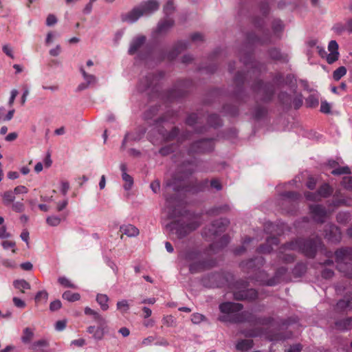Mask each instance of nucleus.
<instances>
[{
  "label": "nucleus",
  "instance_id": "40",
  "mask_svg": "<svg viewBox=\"0 0 352 352\" xmlns=\"http://www.w3.org/2000/svg\"><path fill=\"white\" fill-rule=\"evenodd\" d=\"M34 331L29 327H26L23 331L21 340L23 343L28 344L31 342L34 337Z\"/></svg>",
  "mask_w": 352,
  "mask_h": 352
},
{
  "label": "nucleus",
  "instance_id": "52",
  "mask_svg": "<svg viewBox=\"0 0 352 352\" xmlns=\"http://www.w3.org/2000/svg\"><path fill=\"white\" fill-rule=\"evenodd\" d=\"M159 109L157 106L151 107L144 113V118L146 120H152L158 112Z\"/></svg>",
  "mask_w": 352,
  "mask_h": 352
},
{
  "label": "nucleus",
  "instance_id": "8",
  "mask_svg": "<svg viewBox=\"0 0 352 352\" xmlns=\"http://www.w3.org/2000/svg\"><path fill=\"white\" fill-rule=\"evenodd\" d=\"M146 41V37L144 35L134 37L130 43L128 54L131 56L136 54L140 60L146 59L150 55L151 50Z\"/></svg>",
  "mask_w": 352,
  "mask_h": 352
},
{
  "label": "nucleus",
  "instance_id": "30",
  "mask_svg": "<svg viewBox=\"0 0 352 352\" xmlns=\"http://www.w3.org/2000/svg\"><path fill=\"white\" fill-rule=\"evenodd\" d=\"M48 346V343L45 340H40L32 343L29 349L31 352H46L45 348Z\"/></svg>",
  "mask_w": 352,
  "mask_h": 352
},
{
  "label": "nucleus",
  "instance_id": "43",
  "mask_svg": "<svg viewBox=\"0 0 352 352\" xmlns=\"http://www.w3.org/2000/svg\"><path fill=\"white\" fill-rule=\"evenodd\" d=\"M267 113V109L264 106L256 104L254 109V118L256 120L261 119Z\"/></svg>",
  "mask_w": 352,
  "mask_h": 352
},
{
  "label": "nucleus",
  "instance_id": "2",
  "mask_svg": "<svg viewBox=\"0 0 352 352\" xmlns=\"http://www.w3.org/2000/svg\"><path fill=\"white\" fill-rule=\"evenodd\" d=\"M194 171L195 169L191 162H184L177 167L172 178L166 182L165 196L167 207L169 209L168 216L170 218L179 217V219L171 221L167 227L170 233L175 235V237L179 239L186 237L200 226L197 221H186L185 217L179 209L182 201L179 194L181 192L194 194L204 191L208 186V179L199 182L197 179L189 180L190 176Z\"/></svg>",
  "mask_w": 352,
  "mask_h": 352
},
{
  "label": "nucleus",
  "instance_id": "10",
  "mask_svg": "<svg viewBox=\"0 0 352 352\" xmlns=\"http://www.w3.org/2000/svg\"><path fill=\"white\" fill-rule=\"evenodd\" d=\"M164 73L159 72L157 73H148L142 76L138 85V89L140 92L150 91L151 92H157V85L160 81L164 78Z\"/></svg>",
  "mask_w": 352,
  "mask_h": 352
},
{
  "label": "nucleus",
  "instance_id": "9",
  "mask_svg": "<svg viewBox=\"0 0 352 352\" xmlns=\"http://www.w3.org/2000/svg\"><path fill=\"white\" fill-rule=\"evenodd\" d=\"M300 198V193L295 191H287L280 195L278 205L285 212L294 214L297 210V206Z\"/></svg>",
  "mask_w": 352,
  "mask_h": 352
},
{
  "label": "nucleus",
  "instance_id": "50",
  "mask_svg": "<svg viewBox=\"0 0 352 352\" xmlns=\"http://www.w3.org/2000/svg\"><path fill=\"white\" fill-rule=\"evenodd\" d=\"M85 314L86 315L92 316L95 322L97 320L101 321L102 320V318H104V317H102L99 313L88 307H85Z\"/></svg>",
  "mask_w": 352,
  "mask_h": 352
},
{
  "label": "nucleus",
  "instance_id": "33",
  "mask_svg": "<svg viewBox=\"0 0 352 352\" xmlns=\"http://www.w3.org/2000/svg\"><path fill=\"white\" fill-rule=\"evenodd\" d=\"M335 325L338 329L346 330L352 326V318H345L336 322Z\"/></svg>",
  "mask_w": 352,
  "mask_h": 352
},
{
  "label": "nucleus",
  "instance_id": "14",
  "mask_svg": "<svg viewBox=\"0 0 352 352\" xmlns=\"http://www.w3.org/2000/svg\"><path fill=\"white\" fill-rule=\"evenodd\" d=\"M333 192V188L328 184H322L318 190L315 192L307 191L305 192V197L307 200L312 201H319L322 198L329 197Z\"/></svg>",
  "mask_w": 352,
  "mask_h": 352
},
{
  "label": "nucleus",
  "instance_id": "46",
  "mask_svg": "<svg viewBox=\"0 0 352 352\" xmlns=\"http://www.w3.org/2000/svg\"><path fill=\"white\" fill-rule=\"evenodd\" d=\"M223 111L230 116H236L239 113V109L236 106L230 104H226L223 107Z\"/></svg>",
  "mask_w": 352,
  "mask_h": 352
},
{
  "label": "nucleus",
  "instance_id": "19",
  "mask_svg": "<svg viewBox=\"0 0 352 352\" xmlns=\"http://www.w3.org/2000/svg\"><path fill=\"white\" fill-rule=\"evenodd\" d=\"M289 250H292L289 245V242L279 248L277 255L278 261H281L285 263H292L294 262L296 256L294 254L288 253L287 251Z\"/></svg>",
  "mask_w": 352,
  "mask_h": 352
},
{
  "label": "nucleus",
  "instance_id": "11",
  "mask_svg": "<svg viewBox=\"0 0 352 352\" xmlns=\"http://www.w3.org/2000/svg\"><path fill=\"white\" fill-rule=\"evenodd\" d=\"M214 148V139L205 138L192 142L188 149V154L194 156L198 154H204L212 152Z\"/></svg>",
  "mask_w": 352,
  "mask_h": 352
},
{
  "label": "nucleus",
  "instance_id": "59",
  "mask_svg": "<svg viewBox=\"0 0 352 352\" xmlns=\"http://www.w3.org/2000/svg\"><path fill=\"white\" fill-rule=\"evenodd\" d=\"M46 221L51 226H57L60 224L61 219L57 216H51L47 218Z\"/></svg>",
  "mask_w": 352,
  "mask_h": 352
},
{
  "label": "nucleus",
  "instance_id": "44",
  "mask_svg": "<svg viewBox=\"0 0 352 352\" xmlns=\"http://www.w3.org/2000/svg\"><path fill=\"white\" fill-rule=\"evenodd\" d=\"M62 297L63 299L69 302H75L80 298V296L78 293H73L71 291L65 292L63 294Z\"/></svg>",
  "mask_w": 352,
  "mask_h": 352
},
{
  "label": "nucleus",
  "instance_id": "12",
  "mask_svg": "<svg viewBox=\"0 0 352 352\" xmlns=\"http://www.w3.org/2000/svg\"><path fill=\"white\" fill-rule=\"evenodd\" d=\"M230 221L227 219H220L212 221L203 230V235L208 239H214L226 230Z\"/></svg>",
  "mask_w": 352,
  "mask_h": 352
},
{
  "label": "nucleus",
  "instance_id": "54",
  "mask_svg": "<svg viewBox=\"0 0 352 352\" xmlns=\"http://www.w3.org/2000/svg\"><path fill=\"white\" fill-rule=\"evenodd\" d=\"M58 282L63 287L67 288L75 289L76 286L74 284L71 283V281L65 276L59 277L58 279Z\"/></svg>",
  "mask_w": 352,
  "mask_h": 352
},
{
  "label": "nucleus",
  "instance_id": "25",
  "mask_svg": "<svg viewBox=\"0 0 352 352\" xmlns=\"http://www.w3.org/2000/svg\"><path fill=\"white\" fill-rule=\"evenodd\" d=\"M142 11L140 7L134 8L131 11L122 15V19L123 21L129 23L135 22L140 16H143Z\"/></svg>",
  "mask_w": 352,
  "mask_h": 352
},
{
  "label": "nucleus",
  "instance_id": "56",
  "mask_svg": "<svg viewBox=\"0 0 352 352\" xmlns=\"http://www.w3.org/2000/svg\"><path fill=\"white\" fill-rule=\"evenodd\" d=\"M116 306H117V309L118 310H120L122 314L127 312V311L129 309V305L128 304L127 300H122L121 301H118L117 302Z\"/></svg>",
  "mask_w": 352,
  "mask_h": 352
},
{
  "label": "nucleus",
  "instance_id": "42",
  "mask_svg": "<svg viewBox=\"0 0 352 352\" xmlns=\"http://www.w3.org/2000/svg\"><path fill=\"white\" fill-rule=\"evenodd\" d=\"M306 265L303 263H298L293 270V274L295 276L300 277L306 272Z\"/></svg>",
  "mask_w": 352,
  "mask_h": 352
},
{
  "label": "nucleus",
  "instance_id": "57",
  "mask_svg": "<svg viewBox=\"0 0 352 352\" xmlns=\"http://www.w3.org/2000/svg\"><path fill=\"white\" fill-rule=\"evenodd\" d=\"M351 248H341L336 251V256L338 258L343 259L351 252Z\"/></svg>",
  "mask_w": 352,
  "mask_h": 352
},
{
  "label": "nucleus",
  "instance_id": "55",
  "mask_svg": "<svg viewBox=\"0 0 352 352\" xmlns=\"http://www.w3.org/2000/svg\"><path fill=\"white\" fill-rule=\"evenodd\" d=\"M175 10L173 2L170 0L168 1L164 6V12L167 17L171 14Z\"/></svg>",
  "mask_w": 352,
  "mask_h": 352
},
{
  "label": "nucleus",
  "instance_id": "38",
  "mask_svg": "<svg viewBox=\"0 0 352 352\" xmlns=\"http://www.w3.org/2000/svg\"><path fill=\"white\" fill-rule=\"evenodd\" d=\"M230 242V237L228 235H223L218 242L212 243L210 246L211 250H214L216 248H223L226 246Z\"/></svg>",
  "mask_w": 352,
  "mask_h": 352
},
{
  "label": "nucleus",
  "instance_id": "31",
  "mask_svg": "<svg viewBox=\"0 0 352 352\" xmlns=\"http://www.w3.org/2000/svg\"><path fill=\"white\" fill-rule=\"evenodd\" d=\"M120 231L122 232V234H125L130 237L137 236L139 234L138 229L131 224L121 226Z\"/></svg>",
  "mask_w": 352,
  "mask_h": 352
},
{
  "label": "nucleus",
  "instance_id": "1",
  "mask_svg": "<svg viewBox=\"0 0 352 352\" xmlns=\"http://www.w3.org/2000/svg\"><path fill=\"white\" fill-rule=\"evenodd\" d=\"M252 23L256 29L262 32V35L259 36L254 32L246 34V48H248V52H245L243 55H240V61L243 63L248 70L245 74L239 71L234 77V96L239 102H245L246 95L244 85L246 82L252 80L254 82L251 88L255 97L263 102H267L272 99L275 89L272 83L264 82L263 80L258 79L264 65L254 60L252 47L255 45H267L274 43V38L280 39L281 38L285 25L282 20L279 19H273L272 21L273 34H270L269 30H263L265 23L263 17H254Z\"/></svg>",
  "mask_w": 352,
  "mask_h": 352
},
{
  "label": "nucleus",
  "instance_id": "41",
  "mask_svg": "<svg viewBox=\"0 0 352 352\" xmlns=\"http://www.w3.org/2000/svg\"><path fill=\"white\" fill-rule=\"evenodd\" d=\"M96 300L103 311H106L109 309V305L107 304L109 298L106 294H98Z\"/></svg>",
  "mask_w": 352,
  "mask_h": 352
},
{
  "label": "nucleus",
  "instance_id": "7",
  "mask_svg": "<svg viewBox=\"0 0 352 352\" xmlns=\"http://www.w3.org/2000/svg\"><path fill=\"white\" fill-rule=\"evenodd\" d=\"M322 245L320 237L316 236L309 239L298 238L289 242L290 248L298 251L308 258H313Z\"/></svg>",
  "mask_w": 352,
  "mask_h": 352
},
{
  "label": "nucleus",
  "instance_id": "20",
  "mask_svg": "<svg viewBox=\"0 0 352 352\" xmlns=\"http://www.w3.org/2000/svg\"><path fill=\"white\" fill-rule=\"evenodd\" d=\"M189 45L188 42L178 41L172 50H170L166 55L162 54L160 58L161 60L167 58L168 60H174L182 52L184 51L188 47Z\"/></svg>",
  "mask_w": 352,
  "mask_h": 352
},
{
  "label": "nucleus",
  "instance_id": "58",
  "mask_svg": "<svg viewBox=\"0 0 352 352\" xmlns=\"http://www.w3.org/2000/svg\"><path fill=\"white\" fill-rule=\"evenodd\" d=\"M259 10L264 17L267 16L270 13V6L267 1L261 2L259 5Z\"/></svg>",
  "mask_w": 352,
  "mask_h": 352
},
{
  "label": "nucleus",
  "instance_id": "63",
  "mask_svg": "<svg viewBox=\"0 0 352 352\" xmlns=\"http://www.w3.org/2000/svg\"><path fill=\"white\" fill-rule=\"evenodd\" d=\"M47 298H48V294L46 291H45V290L40 291L36 294V295L35 296V302H38L42 299L47 300Z\"/></svg>",
  "mask_w": 352,
  "mask_h": 352
},
{
  "label": "nucleus",
  "instance_id": "24",
  "mask_svg": "<svg viewBox=\"0 0 352 352\" xmlns=\"http://www.w3.org/2000/svg\"><path fill=\"white\" fill-rule=\"evenodd\" d=\"M279 243V239L276 236H270L267 239L265 244L261 245L257 251L259 253H270L273 250L272 245H277Z\"/></svg>",
  "mask_w": 352,
  "mask_h": 352
},
{
  "label": "nucleus",
  "instance_id": "5",
  "mask_svg": "<svg viewBox=\"0 0 352 352\" xmlns=\"http://www.w3.org/2000/svg\"><path fill=\"white\" fill-rule=\"evenodd\" d=\"M243 306L241 303L225 302L219 305V310L221 313L226 315L220 316L219 320L221 322H230L233 323H240L245 321H252L253 316L252 313L243 311L237 313L243 309Z\"/></svg>",
  "mask_w": 352,
  "mask_h": 352
},
{
  "label": "nucleus",
  "instance_id": "35",
  "mask_svg": "<svg viewBox=\"0 0 352 352\" xmlns=\"http://www.w3.org/2000/svg\"><path fill=\"white\" fill-rule=\"evenodd\" d=\"M253 340H241L238 342L236 345V348L239 351H246L253 346Z\"/></svg>",
  "mask_w": 352,
  "mask_h": 352
},
{
  "label": "nucleus",
  "instance_id": "32",
  "mask_svg": "<svg viewBox=\"0 0 352 352\" xmlns=\"http://www.w3.org/2000/svg\"><path fill=\"white\" fill-rule=\"evenodd\" d=\"M13 286L20 293L24 294L25 289H30V284L24 279H18L13 281Z\"/></svg>",
  "mask_w": 352,
  "mask_h": 352
},
{
  "label": "nucleus",
  "instance_id": "39",
  "mask_svg": "<svg viewBox=\"0 0 352 352\" xmlns=\"http://www.w3.org/2000/svg\"><path fill=\"white\" fill-rule=\"evenodd\" d=\"M336 221L345 225L351 221V214L349 212H339L336 215Z\"/></svg>",
  "mask_w": 352,
  "mask_h": 352
},
{
  "label": "nucleus",
  "instance_id": "62",
  "mask_svg": "<svg viewBox=\"0 0 352 352\" xmlns=\"http://www.w3.org/2000/svg\"><path fill=\"white\" fill-rule=\"evenodd\" d=\"M338 58H339V52H330L327 56V62L329 64H333L338 59Z\"/></svg>",
  "mask_w": 352,
  "mask_h": 352
},
{
  "label": "nucleus",
  "instance_id": "26",
  "mask_svg": "<svg viewBox=\"0 0 352 352\" xmlns=\"http://www.w3.org/2000/svg\"><path fill=\"white\" fill-rule=\"evenodd\" d=\"M173 19L167 17L159 22L156 30V33L159 34L166 33L168 31V30L173 26Z\"/></svg>",
  "mask_w": 352,
  "mask_h": 352
},
{
  "label": "nucleus",
  "instance_id": "28",
  "mask_svg": "<svg viewBox=\"0 0 352 352\" xmlns=\"http://www.w3.org/2000/svg\"><path fill=\"white\" fill-rule=\"evenodd\" d=\"M120 169L122 172V178L125 182L124 188L125 190H129L133 184V179L131 175L126 173V166L125 164H121Z\"/></svg>",
  "mask_w": 352,
  "mask_h": 352
},
{
  "label": "nucleus",
  "instance_id": "21",
  "mask_svg": "<svg viewBox=\"0 0 352 352\" xmlns=\"http://www.w3.org/2000/svg\"><path fill=\"white\" fill-rule=\"evenodd\" d=\"M310 212L313 214L315 220L320 223H322L327 216V210L325 207L322 205H310Z\"/></svg>",
  "mask_w": 352,
  "mask_h": 352
},
{
  "label": "nucleus",
  "instance_id": "51",
  "mask_svg": "<svg viewBox=\"0 0 352 352\" xmlns=\"http://www.w3.org/2000/svg\"><path fill=\"white\" fill-rule=\"evenodd\" d=\"M341 185L342 187L349 190L352 191V177L351 176H344L342 178Z\"/></svg>",
  "mask_w": 352,
  "mask_h": 352
},
{
  "label": "nucleus",
  "instance_id": "16",
  "mask_svg": "<svg viewBox=\"0 0 352 352\" xmlns=\"http://www.w3.org/2000/svg\"><path fill=\"white\" fill-rule=\"evenodd\" d=\"M160 133L166 141L173 140L177 137L179 142H182L184 140L189 139L191 135V133L188 131H185L179 135V129L177 126H174L169 132L164 133L160 131Z\"/></svg>",
  "mask_w": 352,
  "mask_h": 352
},
{
  "label": "nucleus",
  "instance_id": "17",
  "mask_svg": "<svg viewBox=\"0 0 352 352\" xmlns=\"http://www.w3.org/2000/svg\"><path fill=\"white\" fill-rule=\"evenodd\" d=\"M203 122L202 118L198 113H192L188 116L186 120V124L195 129L197 133H202L206 131V126H199Z\"/></svg>",
  "mask_w": 352,
  "mask_h": 352
},
{
  "label": "nucleus",
  "instance_id": "49",
  "mask_svg": "<svg viewBox=\"0 0 352 352\" xmlns=\"http://www.w3.org/2000/svg\"><path fill=\"white\" fill-rule=\"evenodd\" d=\"M253 241V239L251 238V237H245L244 241H243V245L238 248H236L234 250V254L236 255H241V254H243V252H245V251L246 250L247 248H246V245L250 243L251 241Z\"/></svg>",
  "mask_w": 352,
  "mask_h": 352
},
{
  "label": "nucleus",
  "instance_id": "53",
  "mask_svg": "<svg viewBox=\"0 0 352 352\" xmlns=\"http://www.w3.org/2000/svg\"><path fill=\"white\" fill-rule=\"evenodd\" d=\"M351 173V171L349 166L339 167L331 171V174L333 175H340L343 174L349 175Z\"/></svg>",
  "mask_w": 352,
  "mask_h": 352
},
{
  "label": "nucleus",
  "instance_id": "4",
  "mask_svg": "<svg viewBox=\"0 0 352 352\" xmlns=\"http://www.w3.org/2000/svg\"><path fill=\"white\" fill-rule=\"evenodd\" d=\"M265 263L263 256H256L245 261H242L240 266L242 270L246 273H254L253 279L261 285L267 286H275L285 280V276L288 269L282 266L276 269L274 275L268 278V274L263 270H260Z\"/></svg>",
  "mask_w": 352,
  "mask_h": 352
},
{
  "label": "nucleus",
  "instance_id": "47",
  "mask_svg": "<svg viewBox=\"0 0 352 352\" xmlns=\"http://www.w3.org/2000/svg\"><path fill=\"white\" fill-rule=\"evenodd\" d=\"M347 72L346 68L344 66H340L338 68H337L333 72V78L336 81L340 80L344 76L346 75Z\"/></svg>",
  "mask_w": 352,
  "mask_h": 352
},
{
  "label": "nucleus",
  "instance_id": "27",
  "mask_svg": "<svg viewBox=\"0 0 352 352\" xmlns=\"http://www.w3.org/2000/svg\"><path fill=\"white\" fill-rule=\"evenodd\" d=\"M143 14H150L159 8V3L155 0H149L140 6Z\"/></svg>",
  "mask_w": 352,
  "mask_h": 352
},
{
  "label": "nucleus",
  "instance_id": "61",
  "mask_svg": "<svg viewBox=\"0 0 352 352\" xmlns=\"http://www.w3.org/2000/svg\"><path fill=\"white\" fill-rule=\"evenodd\" d=\"M273 80L277 85H282L285 83V77L282 73L278 72L274 75Z\"/></svg>",
  "mask_w": 352,
  "mask_h": 352
},
{
  "label": "nucleus",
  "instance_id": "15",
  "mask_svg": "<svg viewBox=\"0 0 352 352\" xmlns=\"http://www.w3.org/2000/svg\"><path fill=\"white\" fill-rule=\"evenodd\" d=\"M97 323V326L90 325L87 328V332L89 334L92 335L93 338L99 341L103 339L105 333L107 331L108 326L107 324V320L104 318L102 320H97L96 321Z\"/></svg>",
  "mask_w": 352,
  "mask_h": 352
},
{
  "label": "nucleus",
  "instance_id": "22",
  "mask_svg": "<svg viewBox=\"0 0 352 352\" xmlns=\"http://www.w3.org/2000/svg\"><path fill=\"white\" fill-rule=\"evenodd\" d=\"M268 54L270 58L273 60L278 61L282 63H287L289 62L288 54L282 53L280 50L277 47H272L269 49Z\"/></svg>",
  "mask_w": 352,
  "mask_h": 352
},
{
  "label": "nucleus",
  "instance_id": "18",
  "mask_svg": "<svg viewBox=\"0 0 352 352\" xmlns=\"http://www.w3.org/2000/svg\"><path fill=\"white\" fill-rule=\"evenodd\" d=\"M325 238L333 243H338L342 238V232L339 227L334 224H328L325 228Z\"/></svg>",
  "mask_w": 352,
  "mask_h": 352
},
{
  "label": "nucleus",
  "instance_id": "48",
  "mask_svg": "<svg viewBox=\"0 0 352 352\" xmlns=\"http://www.w3.org/2000/svg\"><path fill=\"white\" fill-rule=\"evenodd\" d=\"M80 72H81L84 79L85 80L86 82L89 85H94L96 82V76H94V75L87 74L85 71V69H84V68L82 67H81L80 68Z\"/></svg>",
  "mask_w": 352,
  "mask_h": 352
},
{
  "label": "nucleus",
  "instance_id": "45",
  "mask_svg": "<svg viewBox=\"0 0 352 352\" xmlns=\"http://www.w3.org/2000/svg\"><path fill=\"white\" fill-rule=\"evenodd\" d=\"M229 210V206L226 204L220 206L214 207L210 209L208 213L210 215H217Z\"/></svg>",
  "mask_w": 352,
  "mask_h": 352
},
{
  "label": "nucleus",
  "instance_id": "6",
  "mask_svg": "<svg viewBox=\"0 0 352 352\" xmlns=\"http://www.w3.org/2000/svg\"><path fill=\"white\" fill-rule=\"evenodd\" d=\"M179 256L188 261H192L189 270L192 274L199 273L214 266L215 261L213 259L204 258L203 254L196 250H188L184 253H180Z\"/></svg>",
  "mask_w": 352,
  "mask_h": 352
},
{
  "label": "nucleus",
  "instance_id": "34",
  "mask_svg": "<svg viewBox=\"0 0 352 352\" xmlns=\"http://www.w3.org/2000/svg\"><path fill=\"white\" fill-rule=\"evenodd\" d=\"M253 316L252 321H248L249 322L253 323L254 324H261V325H267L272 323L273 321L272 317H256L254 315L252 314Z\"/></svg>",
  "mask_w": 352,
  "mask_h": 352
},
{
  "label": "nucleus",
  "instance_id": "23",
  "mask_svg": "<svg viewBox=\"0 0 352 352\" xmlns=\"http://www.w3.org/2000/svg\"><path fill=\"white\" fill-rule=\"evenodd\" d=\"M332 30L338 35L342 34L345 31L349 34H352V19H347L345 23L341 22L335 23Z\"/></svg>",
  "mask_w": 352,
  "mask_h": 352
},
{
  "label": "nucleus",
  "instance_id": "64",
  "mask_svg": "<svg viewBox=\"0 0 352 352\" xmlns=\"http://www.w3.org/2000/svg\"><path fill=\"white\" fill-rule=\"evenodd\" d=\"M204 316L199 313L193 314L191 316V320L195 324L199 323L200 322L204 320Z\"/></svg>",
  "mask_w": 352,
  "mask_h": 352
},
{
  "label": "nucleus",
  "instance_id": "3",
  "mask_svg": "<svg viewBox=\"0 0 352 352\" xmlns=\"http://www.w3.org/2000/svg\"><path fill=\"white\" fill-rule=\"evenodd\" d=\"M204 286L207 287H220L226 283L232 290L234 298L236 300L252 301L258 298V292L254 289H248V284L246 280L239 279L233 283H228V280L221 273H212L202 279Z\"/></svg>",
  "mask_w": 352,
  "mask_h": 352
},
{
  "label": "nucleus",
  "instance_id": "36",
  "mask_svg": "<svg viewBox=\"0 0 352 352\" xmlns=\"http://www.w3.org/2000/svg\"><path fill=\"white\" fill-rule=\"evenodd\" d=\"M2 201L3 204L8 206L12 204L15 199V195L14 194L12 190H7L5 191L2 195Z\"/></svg>",
  "mask_w": 352,
  "mask_h": 352
},
{
  "label": "nucleus",
  "instance_id": "13",
  "mask_svg": "<svg viewBox=\"0 0 352 352\" xmlns=\"http://www.w3.org/2000/svg\"><path fill=\"white\" fill-rule=\"evenodd\" d=\"M192 81L189 80H181L174 87L166 91V98L168 101L172 102L176 99L184 96L190 90Z\"/></svg>",
  "mask_w": 352,
  "mask_h": 352
},
{
  "label": "nucleus",
  "instance_id": "37",
  "mask_svg": "<svg viewBox=\"0 0 352 352\" xmlns=\"http://www.w3.org/2000/svg\"><path fill=\"white\" fill-rule=\"evenodd\" d=\"M207 122L209 126L214 128H217L222 124L220 117L215 113L210 114L208 116Z\"/></svg>",
  "mask_w": 352,
  "mask_h": 352
},
{
  "label": "nucleus",
  "instance_id": "29",
  "mask_svg": "<svg viewBox=\"0 0 352 352\" xmlns=\"http://www.w3.org/2000/svg\"><path fill=\"white\" fill-rule=\"evenodd\" d=\"M218 54H219V50H217L213 52V54L210 57V59L212 63L206 67H200L199 69L200 70L204 69V70H206V72L207 73H209V74L214 73L217 68V64H216V63H214V61L216 60V58H217Z\"/></svg>",
  "mask_w": 352,
  "mask_h": 352
},
{
  "label": "nucleus",
  "instance_id": "60",
  "mask_svg": "<svg viewBox=\"0 0 352 352\" xmlns=\"http://www.w3.org/2000/svg\"><path fill=\"white\" fill-rule=\"evenodd\" d=\"M12 209L16 212H22L25 210V206L21 201L13 202L12 204Z\"/></svg>",
  "mask_w": 352,
  "mask_h": 352
}]
</instances>
